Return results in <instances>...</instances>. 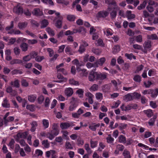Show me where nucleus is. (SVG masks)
Returning <instances> with one entry per match:
<instances>
[{"label": "nucleus", "mask_w": 158, "mask_h": 158, "mask_svg": "<svg viewBox=\"0 0 158 158\" xmlns=\"http://www.w3.org/2000/svg\"><path fill=\"white\" fill-rule=\"evenodd\" d=\"M13 11L17 15H22L23 13V7L20 5V4L18 3L14 6Z\"/></svg>", "instance_id": "1"}, {"label": "nucleus", "mask_w": 158, "mask_h": 158, "mask_svg": "<svg viewBox=\"0 0 158 158\" xmlns=\"http://www.w3.org/2000/svg\"><path fill=\"white\" fill-rule=\"evenodd\" d=\"M106 3L108 5L107 8L108 11H110L113 9L115 10L116 9L117 3L115 1L107 0Z\"/></svg>", "instance_id": "2"}, {"label": "nucleus", "mask_w": 158, "mask_h": 158, "mask_svg": "<svg viewBox=\"0 0 158 158\" xmlns=\"http://www.w3.org/2000/svg\"><path fill=\"white\" fill-rule=\"evenodd\" d=\"M57 16V19H58L55 23V26L58 28H60L62 27V20L63 17L60 15L59 12H56L55 14Z\"/></svg>", "instance_id": "3"}, {"label": "nucleus", "mask_w": 158, "mask_h": 158, "mask_svg": "<svg viewBox=\"0 0 158 158\" xmlns=\"http://www.w3.org/2000/svg\"><path fill=\"white\" fill-rule=\"evenodd\" d=\"M77 99L72 97L70 102L71 104L69 106V110L70 111H73L78 106L77 103Z\"/></svg>", "instance_id": "4"}, {"label": "nucleus", "mask_w": 158, "mask_h": 158, "mask_svg": "<svg viewBox=\"0 0 158 158\" xmlns=\"http://www.w3.org/2000/svg\"><path fill=\"white\" fill-rule=\"evenodd\" d=\"M33 15L37 17L41 16L43 15L42 10L39 8H35L32 12Z\"/></svg>", "instance_id": "5"}, {"label": "nucleus", "mask_w": 158, "mask_h": 158, "mask_svg": "<svg viewBox=\"0 0 158 158\" xmlns=\"http://www.w3.org/2000/svg\"><path fill=\"white\" fill-rule=\"evenodd\" d=\"M106 60V58L104 57H102L94 63V68L102 66Z\"/></svg>", "instance_id": "6"}, {"label": "nucleus", "mask_w": 158, "mask_h": 158, "mask_svg": "<svg viewBox=\"0 0 158 158\" xmlns=\"http://www.w3.org/2000/svg\"><path fill=\"white\" fill-rule=\"evenodd\" d=\"M27 135V134L26 132L19 133L15 137V140L17 142H19L20 139H25Z\"/></svg>", "instance_id": "7"}, {"label": "nucleus", "mask_w": 158, "mask_h": 158, "mask_svg": "<svg viewBox=\"0 0 158 158\" xmlns=\"http://www.w3.org/2000/svg\"><path fill=\"white\" fill-rule=\"evenodd\" d=\"M98 73L92 70L90 72L89 76V80L90 81H93L95 79H97V76Z\"/></svg>", "instance_id": "8"}, {"label": "nucleus", "mask_w": 158, "mask_h": 158, "mask_svg": "<svg viewBox=\"0 0 158 158\" xmlns=\"http://www.w3.org/2000/svg\"><path fill=\"white\" fill-rule=\"evenodd\" d=\"M134 99V97L132 95L131 93H129L124 96L123 97V100L126 102L131 101L133 100Z\"/></svg>", "instance_id": "9"}, {"label": "nucleus", "mask_w": 158, "mask_h": 158, "mask_svg": "<svg viewBox=\"0 0 158 158\" xmlns=\"http://www.w3.org/2000/svg\"><path fill=\"white\" fill-rule=\"evenodd\" d=\"M73 90L71 88H66L64 91V93L67 97H70L73 94Z\"/></svg>", "instance_id": "10"}, {"label": "nucleus", "mask_w": 158, "mask_h": 158, "mask_svg": "<svg viewBox=\"0 0 158 158\" xmlns=\"http://www.w3.org/2000/svg\"><path fill=\"white\" fill-rule=\"evenodd\" d=\"M98 14L100 17L104 18L108 15L109 13L108 12L106 11L102 10L99 11L98 13Z\"/></svg>", "instance_id": "11"}, {"label": "nucleus", "mask_w": 158, "mask_h": 158, "mask_svg": "<svg viewBox=\"0 0 158 158\" xmlns=\"http://www.w3.org/2000/svg\"><path fill=\"white\" fill-rule=\"evenodd\" d=\"M65 52L70 55H73L75 53V52L73 51L72 49L69 46L66 47L65 48Z\"/></svg>", "instance_id": "12"}, {"label": "nucleus", "mask_w": 158, "mask_h": 158, "mask_svg": "<svg viewBox=\"0 0 158 158\" xmlns=\"http://www.w3.org/2000/svg\"><path fill=\"white\" fill-rule=\"evenodd\" d=\"M10 85L16 88H19L20 86L19 81L18 79H15L14 81H11L10 82Z\"/></svg>", "instance_id": "13"}, {"label": "nucleus", "mask_w": 158, "mask_h": 158, "mask_svg": "<svg viewBox=\"0 0 158 158\" xmlns=\"http://www.w3.org/2000/svg\"><path fill=\"white\" fill-rule=\"evenodd\" d=\"M107 74L106 73H98L97 79L103 80L106 78Z\"/></svg>", "instance_id": "14"}, {"label": "nucleus", "mask_w": 158, "mask_h": 158, "mask_svg": "<svg viewBox=\"0 0 158 158\" xmlns=\"http://www.w3.org/2000/svg\"><path fill=\"white\" fill-rule=\"evenodd\" d=\"M2 106L5 108H9L10 107V104L9 103L7 98L6 97L4 99L2 103Z\"/></svg>", "instance_id": "15"}, {"label": "nucleus", "mask_w": 158, "mask_h": 158, "mask_svg": "<svg viewBox=\"0 0 158 158\" xmlns=\"http://www.w3.org/2000/svg\"><path fill=\"white\" fill-rule=\"evenodd\" d=\"M85 95L88 97V100L90 104H92L93 102V98L94 95L88 92L85 94Z\"/></svg>", "instance_id": "16"}, {"label": "nucleus", "mask_w": 158, "mask_h": 158, "mask_svg": "<svg viewBox=\"0 0 158 158\" xmlns=\"http://www.w3.org/2000/svg\"><path fill=\"white\" fill-rule=\"evenodd\" d=\"M72 63L73 64L76 65L77 67V69H80L79 68L81 66L82 64L80 63L78 60L77 59H75L72 61Z\"/></svg>", "instance_id": "17"}, {"label": "nucleus", "mask_w": 158, "mask_h": 158, "mask_svg": "<svg viewBox=\"0 0 158 158\" xmlns=\"http://www.w3.org/2000/svg\"><path fill=\"white\" fill-rule=\"evenodd\" d=\"M23 61L19 59H13L11 60L10 62V64H23Z\"/></svg>", "instance_id": "18"}, {"label": "nucleus", "mask_w": 158, "mask_h": 158, "mask_svg": "<svg viewBox=\"0 0 158 158\" xmlns=\"http://www.w3.org/2000/svg\"><path fill=\"white\" fill-rule=\"evenodd\" d=\"M151 92L150 93L151 94V96L152 98H155L157 96L158 94V89H151Z\"/></svg>", "instance_id": "19"}, {"label": "nucleus", "mask_w": 158, "mask_h": 158, "mask_svg": "<svg viewBox=\"0 0 158 158\" xmlns=\"http://www.w3.org/2000/svg\"><path fill=\"white\" fill-rule=\"evenodd\" d=\"M143 112L145 114H146L147 116L149 118L151 117L153 114L152 110L150 109L144 110L143 111Z\"/></svg>", "instance_id": "20"}, {"label": "nucleus", "mask_w": 158, "mask_h": 158, "mask_svg": "<svg viewBox=\"0 0 158 158\" xmlns=\"http://www.w3.org/2000/svg\"><path fill=\"white\" fill-rule=\"evenodd\" d=\"M124 158H131L130 152L127 149H125L123 153Z\"/></svg>", "instance_id": "21"}, {"label": "nucleus", "mask_w": 158, "mask_h": 158, "mask_svg": "<svg viewBox=\"0 0 158 158\" xmlns=\"http://www.w3.org/2000/svg\"><path fill=\"white\" fill-rule=\"evenodd\" d=\"M20 47L23 51L25 52L28 49V45L27 44L25 43H23L21 44Z\"/></svg>", "instance_id": "22"}, {"label": "nucleus", "mask_w": 158, "mask_h": 158, "mask_svg": "<svg viewBox=\"0 0 158 158\" xmlns=\"http://www.w3.org/2000/svg\"><path fill=\"white\" fill-rule=\"evenodd\" d=\"M70 127V123H62L60 124V127L62 129H66Z\"/></svg>", "instance_id": "23"}, {"label": "nucleus", "mask_w": 158, "mask_h": 158, "mask_svg": "<svg viewBox=\"0 0 158 158\" xmlns=\"http://www.w3.org/2000/svg\"><path fill=\"white\" fill-rule=\"evenodd\" d=\"M48 24V21L46 19H44L42 20L41 23V28H44L46 27Z\"/></svg>", "instance_id": "24"}, {"label": "nucleus", "mask_w": 158, "mask_h": 158, "mask_svg": "<svg viewBox=\"0 0 158 158\" xmlns=\"http://www.w3.org/2000/svg\"><path fill=\"white\" fill-rule=\"evenodd\" d=\"M27 25L26 22L19 23L18 24V26L20 29H23L25 28Z\"/></svg>", "instance_id": "25"}, {"label": "nucleus", "mask_w": 158, "mask_h": 158, "mask_svg": "<svg viewBox=\"0 0 158 158\" xmlns=\"http://www.w3.org/2000/svg\"><path fill=\"white\" fill-rule=\"evenodd\" d=\"M31 127L30 130L31 132H34L37 126V122L36 121H33L31 123Z\"/></svg>", "instance_id": "26"}, {"label": "nucleus", "mask_w": 158, "mask_h": 158, "mask_svg": "<svg viewBox=\"0 0 158 158\" xmlns=\"http://www.w3.org/2000/svg\"><path fill=\"white\" fill-rule=\"evenodd\" d=\"M125 56L127 59L130 60H131L132 58L134 60L136 59L135 56L132 53H131L130 54H128L127 53H125Z\"/></svg>", "instance_id": "27"}, {"label": "nucleus", "mask_w": 158, "mask_h": 158, "mask_svg": "<svg viewBox=\"0 0 158 158\" xmlns=\"http://www.w3.org/2000/svg\"><path fill=\"white\" fill-rule=\"evenodd\" d=\"M120 50V46L117 45H115L113 49V53L114 54H116Z\"/></svg>", "instance_id": "28"}, {"label": "nucleus", "mask_w": 158, "mask_h": 158, "mask_svg": "<svg viewBox=\"0 0 158 158\" xmlns=\"http://www.w3.org/2000/svg\"><path fill=\"white\" fill-rule=\"evenodd\" d=\"M143 47L145 49H149L151 48V45L150 41H145L143 44Z\"/></svg>", "instance_id": "29"}, {"label": "nucleus", "mask_w": 158, "mask_h": 158, "mask_svg": "<svg viewBox=\"0 0 158 158\" xmlns=\"http://www.w3.org/2000/svg\"><path fill=\"white\" fill-rule=\"evenodd\" d=\"M69 82L70 84L73 85H79V82L77 81H75L73 79H70Z\"/></svg>", "instance_id": "30"}, {"label": "nucleus", "mask_w": 158, "mask_h": 158, "mask_svg": "<svg viewBox=\"0 0 158 158\" xmlns=\"http://www.w3.org/2000/svg\"><path fill=\"white\" fill-rule=\"evenodd\" d=\"M104 32L106 35H111L113 34L112 31L110 28H108L104 31Z\"/></svg>", "instance_id": "31"}, {"label": "nucleus", "mask_w": 158, "mask_h": 158, "mask_svg": "<svg viewBox=\"0 0 158 158\" xmlns=\"http://www.w3.org/2000/svg\"><path fill=\"white\" fill-rule=\"evenodd\" d=\"M26 108L31 112L34 111L35 110V106L33 105H27Z\"/></svg>", "instance_id": "32"}, {"label": "nucleus", "mask_w": 158, "mask_h": 158, "mask_svg": "<svg viewBox=\"0 0 158 158\" xmlns=\"http://www.w3.org/2000/svg\"><path fill=\"white\" fill-rule=\"evenodd\" d=\"M41 1L42 2L46 4H48L52 6L54 5L52 0H41Z\"/></svg>", "instance_id": "33"}, {"label": "nucleus", "mask_w": 158, "mask_h": 158, "mask_svg": "<svg viewBox=\"0 0 158 158\" xmlns=\"http://www.w3.org/2000/svg\"><path fill=\"white\" fill-rule=\"evenodd\" d=\"M67 18V20L69 21L73 22L75 20L76 17L75 15H68Z\"/></svg>", "instance_id": "34"}, {"label": "nucleus", "mask_w": 158, "mask_h": 158, "mask_svg": "<svg viewBox=\"0 0 158 158\" xmlns=\"http://www.w3.org/2000/svg\"><path fill=\"white\" fill-rule=\"evenodd\" d=\"M36 99V97L33 95H29L28 97V100L31 102H34Z\"/></svg>", "instance_id": "35"}, {"label": "nucleus", "mask_w": 158, "mask_h": 158, "mask_svg": "<svg viewBox=\"0 0 158 158\" xmlns=\"http://www.w3.org/2000/svg\"><path fill=\"white\" fill-rule=\"evenodd\" d=\"M147 0L144 1L142 3L140 4L139 6L137 8L138 10H141L144 8L147 3Z\"/></svg>", "instance_id": "36"}, {"label": "nucleus", "mask_w": 158, "mask_h": 158, "mask_svg": "<svg viewBox=\"0 0 158 158\" xmlns=\"http://www.w3.org/2000/svg\"><path fill=\"white\" fill-rule=\"evenodd\" d=\"M84 148L88 154L92 153V150L89 148V144L85 143L84 145Z\"/></svg>", "instance_id": "37"}, {"label": "nucleus", "mask_w": 158, "mask_h": 158, "mask_svg": "<svg viewBox=\"0 0 158 158\" xmlns=\"http://www.w3.org/2000/svg\"><path fill=\"white\" fill-rule=\"evenodd\" d=\"M52 128L53 129V132L54 131H55L56 132V135H58L59 133V131L58 129V127L56 124L53 123L52 125Z\"/></svg>", "instance_id": "38"}, {"label": "nucleus", "mask_w": 158, "mask_h": 158, "mask_svg": "<svg viewBox=\"0 0 158 158\" xmlns=\"http://www.w3.org/2000/svg\"><path fill=\"white\" fill-rule=\"evenodd\" d=\"M119 142L120 143H125L126 142V139L125 136L122 135L118 137Z\"/></svg>", "instance_id": "39"}, {"label": "nucleus", "mask_w": 158, "mask_h": 158, "mask_svg": "<svg viewBox=\"0 0 158 158\" xmlns=\"http://www.w3.org/2000/svg\"><path fill=\"white\" fill-rule=\"evenodd\" d=\"M55 151L53 150H51L49 151H47L46 152V156L47 157H49L51 155L52 156V155L55 154Z\"/></svg>", "instance_id": "40"}, {"label": "nucleus", "mask_w": 158, "mask_h": 158, "mask_svg": "<svg viewBox=\"0 0 158 158\" xmlns=\"http://www.w3.org/2000/svg\"><path fill=\"white\" fill-rule=\"evenodd\" d=\"M90 146L92 148H94L97 146L98 142L97 141H93L91 139L90 141Z\"/></svg>", "instance_id": "41"}, {"label": "nucleus", "mask_w": 158, "mask_h": 158, "mask_svg": "<svg viewBox=\"0 0 158 158\" xmlns=\"http://www.w3.org/2000/svg\"><path fill=\"white\" fill-rule=\"evenodd\" d=\"M110 89L109 85L106 84L102 86V89L105 92H108Z\"/></svg>", "instance_id": "42"}, {"label": "nucleus", "mask_w": 158, "mask_h": 158, "mask_svg": "<svg viewBox=\"0 0 158 158\" xmlns=\"http://www.w3.org/2000/svg\"><path fill=\"white\" fill-rule=\"evenodd\" d=\"M31 23L32 26H35L36 27H38L40 25V24L37 21L34 20H31Z\"/></svg>", "instance_id": "43"}, {"label": "nucleus", "mask_w": 158, "mask_h": 158, "mask_svg": "<svg viewBox=\"0 0 158 158\" xmlns=\"http://www.w3.org/2000/svg\"><path fill=\"white\" fill-rule=\"evenodd\" d=\"M43 126L45 128H47L48 127L49 122L48 120L46 119H43Z\"/></svg>", "instance_id": "44"}, {"label": "nucleus", "mask_w": 158, "mask_h": 158, "mask_svg": "<svg viewBox=\"0 0 158 158\" xmlns=\"http://www.w3.org/2000/svg\"><path fill=\"white\" fill-rule=\"evenodd\" d=\"M44 59V57L43 56H37L36 57H35V60L36 61L40 62H41Z\"/></svg>", "instance_id": "45"}, {"label": "nucleus", "mask_w": 158, "mask_h": 158, "mask_svg": "<svg viewBox=\"0 0 158 158\" xmlns=\"http://www.w3.org/2000/svg\"><path fill=\"white\" fill-rule=\"evenodd\" d=\"M127 126V124H126L121 123L119 124L118 128L120 130H122L123 129H125Z\"/></svg>", "instance_id": "46"}, {"label": "nucleus", "mask_w": 158, "mask_h": 158, "mask_svg": "<svg viewBox=\"0 0 158 158\" xmlns=\"http://www.w3.org/2000/svg\"><path fill=\"white\" fill-rule=\"evenodd\" d=\"M135 40L137 42L140 43L142 41V38L141 35H139L135 37Z\"/></svg>", "instance_id": "47"}, {"label": "nucleus", "mask_w": 158, "mask_h": 158, "mask_svg": "<svg viewBox=\"0 0 158 158\" xmlns=\"http://www.w3.org/2000/svg\"><path fill=\"white\" fill-rule=\"evenodd\" d=\"M98 85L96 84H94L90 88V90L95 91L98 89Z\"/></svg>", "instance_id": "48"}, {"label": "nucleus", "mask_w": 158, "mask_h": 158, "mask_svg": "<svg viewBox=\"0 0 158 158\" xmlns=\"http://www.w3.org/2000/svg\"><path fill=\"white\" fill-rule=\"evenodd\" d=\"M76 93L78 94L79 95V97L80 98L83 97V93L84 91L82 89H78Z\"/></svg>", "instance_id": "49"}, {"label": "nucleus", "mask_w": 158, "mask_h": 158, "mask_svg": "<svg viewBox=\"0 0 158 158\" xmlns=\"http://www.w3.org/2000/svg\"><path fill=\"white\" fill-rule=\"evenodd\" d=\"M156 117V116H154L152 118H151L149 121L148 122V124L150 126L153 125L155 119Z\"/></svg>", "instance_id": "50"}, {"label": "nucleus", "mask_w": 158, "mask_h": 158, "mask_svg": "<svg viewBox=\"0 0 158 158\" xmlns=\"http://www.w3.org/2000/svg\"><path fill=\"white\" fill-rule=\"evenodd\" d=\"M85 50V48L82 45H80L78 52L80 53H83Z\"/></svg>", "instance_id": "51"}, {"label": "nucleus", "mask_w": 158, "mask_h": 158, "mask_svg": "<svg viewBox=\"0 0 158 158\" xmlns=\"http://www.w3.org/2000/svg\"><path fill=\"white\" fill-rule=\"evenodd\" d=\"M21 85L24 87H27L28 86V83L24 79H22L21 81Z\"/></svg>", "instance_id": "52"}, {"label": "nucleus", "mask_w": 158, "mask_h": 158, "mask_svg": "<svg viewBox=\"0 0 158 158\" xmlns=\"http://www.w3.org/2000/svg\"><path fill=\"white\" fill-rule=\"evenodd\" d=\"M96 98L98 100H102L103 98L102 94L100 93H97L96 94Z\"/></svg>", "instance_id": "53"}, {"label": "nucleus", "mask_w": 158, "mask_h": 158, "mask_svg": "<svg viewBox=\"0 0 158 158\" xmlns=\"http://www.w3.org/2000/svg\"><path fill=\"white\" fill-rule=\"evenodd\" d=\"M48 142V140H44L42 142V144L45 148H48L49 147V144Z\"/></svg>", "instance_id": "54"}, {"label": "nucleus", "mask_w": 158, "mask_h": 158, "mask_svg": "<svg viewBox=\"0 0 158 158\" xmlns=\"http://www.w3.org/2000/svg\"><path fill=\"white\" fill-rule=\"evenodd\" d=\"M23 60H22L23 62L24 61H27L30 60L31 59V57L29 55H28L24 56L23 58Z\"/></svg>", "instance_id": "55"}, {"label": "nucleus", "mask_w": 158, "mask_h": 158, "mask_svg": "<svg viewBox=\"0 0 158 158\" xmlns=\"http://www.w3.org/2000/svg\"><path fill=\"white\" fill-rule=\"evenodd\" d=\"M110 17L111 19L115 18L117 15V12L116 11L113 10L110 13Z\"/></svg>", "instance_id": "56"}, {"label": "nucleus", "mask_w": 158, "mask_h": 158, "mask_svg": "<svg viewBox=\"0 0 158 158\" xmlns=\"http://www.w3.org/2000/svg\"><path fill=\"white\" fill-rule=\"evenodd\" d=\"M21 148L19 144H16L15 146V153H17L19 151Z\"/></svg>", "instance_id": "57"}, {"label": "nucleus", "mask_w": 158, "mask_h": 158, "mask_svg": "<svg viewBox=\"0 0 158 158\" xmlns=\"http://www.w3.org/2000/svg\"><path fill=\"white\" fill-rule=\"evenodd\" d=\"M65 147L66 148L69 149H72L73 147L72 146L70 142H67L65 143Z\"/></svg>", "instance_id": "58"}, {"label": "nucleus", "mask_w": 158, "mask_h": 158, "mask_svg": "<svg viewBox=\"0 0 158 158\" xmlns=\"http://www.w3.org/2000/svg\"><path fill=\"white\" fill-rule=\"evenodd\" d=\"M107 141L109 143H111L113 142L114 140L113 138H112L110 135H108L106 138Z\"/></svg>", "instance_id": "59"}, {"label": "nucleus", "mask_w": 158, "mask_h": 158, "mask_svg": "<svg viewBox=\"0 0 158 158\" xmlns=\"http://www.w3.org/2000/svg\"><path fill=\"white\" fill-rule=\"evenodd\" d=\"M132 94V95L134 97V98H135L137 99H139L140 98L141 96L140 94L137 92H134Z\"/></svg>", "instance_id": "60"}, {"label": "nucleus", "mask_w": 158, "mask_h": 158, "mask_svg": "<svg viewBox=\"0 0 158 158\" xmlns=\"http://www.w3.org/2000/svg\"><path fill=\"white\" fill-rule=\"evenodd\" d=\"M44 99V97L42 95L39 96L38 98V102L40 104L42 103Z\"/></svg>", "instance_id": "61"}, {"label": "nucleus", "mask_w": 158, "mask_h": 158, "mask_svg": "<svg viewBox=\"0 0 158 158\" xmlns=\"http://www.w3.org/2000/svg\"><path fill=\"white\" fill-rule=\"evenodd\" d=\"M148 10L150 12H152L154 10V8L152 5H148L146 7Z\"/></svg>", "instance_id": "62"}, {"label": "nucleus", "mask_w": 158, "mask_h": 158, "mask_svg": "<svg viewBox=\"0 0 158 158\" xmlns=\"http://www.w3.org/2000/svg\"><path fill=\"white\" fill-rule=\"evenodd\" d=\"M117 61L118 63L119 64H122L124 63V61L121 56H119L118 58L117 59Z\"/></svg>", "instance_id": "63"}, {"label": "nucleus", "mask_w": 158, "mask_h": 158, "mask_svg": "<svg viewBox=\"0 0 158 158\" xmlns=\"http://www.w3.org/2000/svg\"><path fill=\"white\" fill-rule=\"evenodd\" d=\"M37 54L38 53L37 52H33L29 54V55H30L31 57V59L35 58V57H36L37 56Z\"/></svg>", "instance_id": "64"}]
</instances>
